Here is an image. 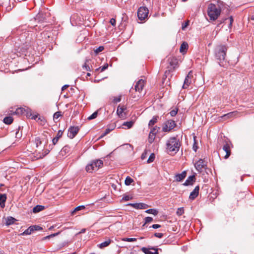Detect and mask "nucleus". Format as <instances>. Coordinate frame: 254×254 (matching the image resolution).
<instances>
[{"label": "nucleus", "mask_w": 254, "mask_h": 254, "mask_svg": "<svg viewBox=\"0 0 254 254\" xmlns=\"http://www.w3.org/2000/svg\"><path fill=\"white\" fill-rule=\"evenodd\" d=\"M63 133V131L62 130H59L58 131L56 136L52 140L53 145H55L58 142L59 138L62 137Z\"/></svg>", "instance_id": "nucleus-19"}, {"label": "nucleus", "mask_w": 254, "mask_h": 254, "mask_svg": "<svg viewBox=\"0 0 254 254\" xmlns=\"http://www.w3.org/2000/svg\"><path fill=\"white\" fill-rule=\"evenodd\" d=\"M144 86V81L142 79L139 80L135 85L134 89L136 92H138L140 93L142 90L143 87Z\"/></svg>", "instance_id": "nucleus-11"}, {"label": "nucleus", "mask_w": 254, "mask_h": 254, "mask_svg": "<svg viewBox=\"0 0 254 254\" xmlns=\"http://www.w3.org/2000/svg\"><path fill=\"white\" fill-rule=\"evenodd\" d=\"M13 121V119L12 117L8 116L6 117L3 119V122L7 125L11 124Z\"/></svg>", "instance_id": "nucleus-26"}, {"label": "nucleus", "mask_w": 254, "mask_h": 254, "mask_svg": "<svg viewBox=\"0 0 254 254\" xmlns=\"http://www.w3.org/2000/svg\"><path fill=\"white\" fill-rule=\"evenodd\" d=\"M28 110V108H17L15 112L13 113V114L15 115H22L24 114L26 111Z\"/></svg>", "instance_id": "nucleus-20"}, {"label": "nucleus", "mask_w": 254, "mask_h": 254, "mask_svg": "<svg viewBox=\"0 0 254 254\" xmlns=\"http://www.w3.org/2000/svg\"><path fill=\"white\" fill-rule=\"evenodd\" d=\"M24 115H25L27 117H31L32 119H36L37 116H32L31 113V111L30 109L28 108V110L26 111L25 112Z\"/></svg>", "instance_id": "nucleus-30"}, {"label": "nucleus", "mask_w": 254, "mask_h": 254, "mask_svg": "<svg viewBox=\"0 0 254 254\" xmlns=\"http://www.w3.org/2000/svg\"><path fill=\"white\" fill-rule=\"evenodd\" d=\"M195 168L196 170L199 173L203 171L204 169L207 166V163L202 159H199L195 163Z\"/></svg>", "instance_id": "nucleus-7"}, {"label": "nucleus", "mask_w": 254, "mask_h": 254, "mask_svg": "<svg viewBox=\"0 0 254 254\" xmlns=\"http://www.w3.org/2000/svg\"><path fill=\"white\" fill-rule=\"evenodd\" d=\"M33 232H34V230L32 227V226H31L28 228H27L26 230H25L21 235H30Z\"/></svg>", "instance_id": "nucleus-25"}, {"label": "nucleus", "mask_w": 254, "mask_h": 254, "mask_svg": "<svg viewBox=\"0 0 254 254\" xmlns=\"http://www.w3.org/2000/svg\"><path fill=\"white\" fill-rule=\"evenodd\" d=\"M144 220H145V223L142 225L143 227L146 224L153 221V219L151 217H146L145 218Z\"/></svg>", "instance_id": "nucleus-40"}, {"label": "nucleus", "mask_w": 254, "mask_h": 254, "mask_svg": "<svg viewBox=\"0 0 254 254\" xmlns=\"http://www.w3.org/2000/svg\"><path fill=\"white\" fill-rule=\"evenodd\" d=\"M49 152V150H46L45 151V154L42 155H40L39 156L37 157V158H42L43 157H44L46 154H47Z\"/></svg>", "instance_id": "nucleus-55"}, {"label": "nucleus", "mask_w": 254, "mask_h": 254, "mask_svg": "<svg viewBox=\"0 0 254 254\" xmlns=\"http://www.w3.org/2000/svg\"><path fill=\"white\" fill-rule=\"evenodd\" d=\"M192 77L191 71H190L188 75L186 77L183 85V88L187 89L191 83V78Z\"/></svg>", "instance_id": "nucleus-10"}, {"label": "nucleus", "mask_w": 254, "mask_h": 254, "mask_svg": "<svg viewBox=\"0 0 254 254\" xmlns=\"http://www.w3.org/2000/svg\"><path fill=\"white\" fill-rule=\"evenodd\" d=\"M154 236L157 238H161L163 237V234L161 233H156L154 234Z\"/></svg>", "instance_id": "nucleus-53"}, {"label": "nucleus", "mask_w": 254, "mask_h": 254, "mask_svg": "<svg viewBox=\"0 0 254 254\" xmlns=\"http://www.w3.org/2000/svg\"><path fill=\"white\" fill-rule=\"evenodd\" d=\"M126 109L124 106L121 107L120 105L118 106L117 113L120 118H124L125 116V114H123L124 111Z\"/></svg>", "instance_id": "nucleus-18"}, {"label": "nucleus", "mask_w": 254, "mask_h": 254, "mask_svg": "<svg viewBox=\"0 0 254 254\" xmlns=\"http://www.w3.org/2000/svg\"><path fill=\"white\" fill-rule=\"evenodd\" d=\"M155 154L154 153H151L149 157V158L147 160V163H151L152 162H153V161L155 159Z\"/></svg>", "instance_id": "nucleus-38"}, {"label": "nucleus", "mask_w": 254, "mask_h": 254, "mask_svg": "<svg viewBox=\"0 0 254 254\" xmlns=\"http://www.w3.org/2000/svg\"><path fill=\"white\" fill-rule=\"evenodd\" d=\"M133 124H134V122L133 121H129V122H125L123 125L127 126V128H130L132 127Z\"/></svg>", "instance_id": "nucleus-34"}, {"label": "nucleus", "mask_w": 254, "mask_h": 254, "mask_svg": "<svg viewBox=\"0 0 254 254\" xmlns=\"http://www.w3.org/2000/svg\"><path fill=\"white\" fill-rule=\"evenodd\" d=\"M103 161L100 159L93 160L91 163L86 166V171L87 172H92L93 171L97 170L103 166Z\"/></svg>", "instance_id": "nucleus-4"}, {"label": "nucleus", "mask_w": 254, "mask_h": 254, "mask_svg": "<svg viewBox=\"0 0 254 254\" xmlns=\"http://www.w3.org/2000/svg\"><path fill=\"white\" fill-rule=\"evenodd\" d=\"M195 181V175H193L189 176L188 179L186 180L185 183L183 184L184 186H188L189 185H192L193 183Z\"/></svg>", "instance_id": "nucleus-14"}, {"label": "nucleus", "mask_w": 254, "mask_h": 254, "mask_svg": "<svg viewBox=\"0 0 254 254\" xmlns=\"http://www.w3.org/2000/svg\"><path fill=\"white\" fill-rule=\"evenodd\" d=\"M122 241H125V242H132L136 241V238H124L122 239Z\"/></svg>", "instance_id": "nucleus-43"}, {"label": "nucleus", "mask_w": 254, "mask_h": 254, "mask_svg": "<svg viewBox=\"0 0 254 254\" xmlns=\"http://www.w3.org/2000/svg\"><path fill=\"white\" fill-rule=\"evenodd\" d=\"M141 250L145 254H158V249L154 247H142Z\"/></svg>", "instance_id": "nucleus-9"}, {"label": "nucleus", "mask_w": 254, "mask_h": 254, "mask_svg": "<svg viewBox=\"0 0 254 254\" xmlns=\"http://www.w3.org/2000/svg\"><path fill=\"white\" fill-rule=\"evenodd\" d=\"M227 50V47L222 45H217L214 49L215 57L219 61L220 65H221V62L225 59Z\"/></svg>", "instance_id": "nucleus-1"}, {"label": "nucleus", "mask_w": 254, "mask_h": 254, "mask_svg": "<svg viewBox=\"0 0 254 254\" xmlns=\"http://www.w3.org/2000/svg\"><path fill=\"white\" fill-rule=\"evenodd\" d=\"M184 213V210L183 207H180L178 208L176 213L178 215L181 216Z\"/></svg>", "instance_id": "nucleus-42"}, {"label": "nucleus", "mask_w": 254, "mask_h": 254, "mask_svg": "<svg viewBox=\"0 0 254 254\" xmlns=\"http://www.w3.org/2000/svg\"><path fill=\"white\" fill-rule=\"evenodd\" d=\"M155 136V134L152 133V132H150L148 136V142L150 143H152L154 141Z\"/></svg>", "instance_id": "nucleus-28"}, {"label": "nucleus", "mask_w": 254, "mask_h": 254, "mask_svg": "<svg viewBox=\"0 0 254 254\" xmlns=\"http://www.w3.org/2000/svg\"><path fill=\"white\" fill-rule=\"evenodd\" d=\"M85 208V206L84 205H80V206H78L77 207H76L74 210H73V211H72V213H73L75 211H79V210H82V209H83Z\"/></svg>", "instance_id": "nucleus-47"}, {"label": "nucleus", "mask_w": 254, "mask_h": 254, "mask_svg": "<svg viewBox=\"0 0 254 254\" xmlns=\"http://www.w3.org/2000/svg\"><path fill=\"white\" fill-rule=\"evenodd\" d=\"M16 221V220L14 218L9 216L6 218L5 224L6 225H10L13 224Z\"/></svg>", "instance_id": "nucleus-23"}, {"label": "nucleus", "mask_w": 254, "mask_h": 254, "mask_svg": "<svg viewBox=\"0 0 254 254\" xmlns=\"http://www.w3.org/2000/svg\"><path fill=\"white\" fill-rule=\"evenodd\" d=\"M186 176L187 172L186 171L182 172L181 174H177L174 177L175 181L181 182L186 178Z\"/></svg>", "instance_id": "nucleus-13"}, {"label": "nucleus", "mask_w": 254, "mask_h": 254, "mask_svg": "<svg viewBox=\"0 0 254 254\" xmlns=\"http://www.w3.org/2000/svg\"><path fill=\"white\" fill-rule=\"evenodd\" d=\"M158 117L154 116L152 119L149 121L148 126L149 127L153 126L157 121Z\"/></svg>", "instance_id": "nucleus-29"}, {"label": "nucleus", "mask_w": 254, "mask_h": 254, "mask_svg": "<svg viewBox=\"0 0 254 254\" xmlns=\"http://www.w3.org/2000/svg\"><path fill=\"white\" fill-rule=\"evenodd\" d=\"M69 148H70L68 146H64L61 150L62 154H63V152H64L65 153H66V152H68L69 151Z\"/></svg>", "instance_id": "nucleus-44"}, {"label": "nucleus", "mask_w": 254, "mask_h": 254, "mask_svg": "<svg viewBox=\"0 0 254 254\" xmlns=\"http://www.w3.org/2000/svg\"><path fill=\"white\" fill-rule=\"evenodd\" d=\"M145 212L149 214H152L154 215H157L158 211L155 209H149L146 210Z\"/></svg>", "instance_id": "nucleus-32"}, {"label": "nucleus", "mask_w": 254, "mask_h": 254, "mask_svg": "<svg viewBox=\"0 0 254 254\" xmlns=\"http://www.w3.org/2000/svg\"><path fill=\"white\" fill-rule=\"evenodd\" d=\"M35 143H36V146L38 147L39 145H40V144H41L42 143V142L41 141V139L39 137H37L35 138Z\"/></svg>", "instance_id": "nucleus-49"}, {"label": "nucleus", "mask_w": 254, "mask_h": 254, "mask_svg": "<svg viewBox=\"0 0 254 254\" xmlns=\"http://www.w3.org/2000/svg\"><path fill=\"white\" fill-rule=\"evenodd\" d=\"M68 86H69V85H64V86L62 87V91H64V90L65 89H66V88H67V87H68Z\"/></svg>", "instance_id": "nucleus-62"}, {"label": "nucleus", "mask_w": 254, "mask_h": 254, "mask_svg": "<svg viewBox=\"0 0 254 254\" xmlns=\"http://www.w3.org/2000/svg\"><path fill=\"white\" fill-rule=\"evenodd\" d=\"M146 152H144L142 155H141V159L142 160L144 159L145 157H146Z\"/></svg>", "instance_id": "nucleus-61"}, {"label": "nucleus", "mask_w": 254, "mask_h": 254, "mask_svg": "<svg viewBox=\"0 0 254 254\" xmlns=\"http://www.w3.org/2000/svg\"><path fill=\"white\" fill-rule=\"evenodd\" d=\"M44 206L41 205H37L33 208V212L35 213H38L44 209Z\"/></svg>", "instance_id": "nucleus-24"}, {"label": "nucleus", "mask_w": 254, "mask_h": 254, "mask_svg": "<svg viewBox=\"0 0 254 254\" xmlns=\"http://www.w3.org/2000/svg\"><path fill=\"white\" fill-rule=\"evenodd\" d=\"M85 230H85V229H82L80 231V232H79V233H80V234H81V233H85Z\"/></svg>", "instance_id": "nucleus-63"}, {"label": "nucleus", "mask_w": 254, "mask_h": 254, "mask_svg": "<svg viewBox=\"0 0 254 254\" xmlns=\"http://www.w3.org/2000/svg\"><path fill=\"white\" fill-rule=\"evenodd\" d=\"M104 49V48L103 46H100L98 48H97L96 49L94 50V52L96 54H98L99 53L102 52Z\"/></svg>", "instance_id": "nucleus-46"}, {"label": "nucleus", "mask_w": 254, "mask_h": 254, "mask_svg": "<svg viewBox=\"0 0 254 254\" xmlns=\"http://www.w3.org/2000/svg\"><path fill=\"white\" fill-rule=\"evenodd\" d=\"M34 231H40L42 230V228L38 225H33L32 226Z\"/></svg>", "instance_id": "nucleus-51"}, {"label": "nucleus", "mask_w": 254, "mask_h": 254, "mask_svg": "<svg viewBox=\"0 0 254 254\" xmlns=\"http://www.w3.org/2000/svg\"><path fill=\"white\" fill-rule=\"evenodd\" d=\"M199 190V186H196L194 189L190 192L189 196V199L191 200H194L198 195Z\"/></svg>", "instance_id": "nucleus-12"}, {"label": "nucleus", "mask_w": 254, "mask_h": 254, "mask_svg": "<svg viewBox=\"0 0 254 254\" xmlns=\"http://www.w3.org/2000/svg\"><path fill=\"white\" fill-rule=\"evenodd\" d=\"M20 127H18V130L15 133V137L17 138H20L21 137V133L19 132Z\"/></svg>", "instance_id": "nucleus-52"}, {"label": "nucleus", "mask_w": 254, "mask_h": 254, "mask_svg": "<svg viewBox=\"0 0 254 254\" xmlns=\"http://www.w3.org/2000/svg\"><path fill=\"white\" fill-rule=\"evenodd\" d=\"M108 64H105L103 66H101L99 68H97L96 69V70L98 71L99 70H101V72H103L105 70H106V69H107V68L108 67Z\"/></svg>", "instance_id": "nucleus-37"}, {"label": "nucleus", "mask_w": 254, "mask_h": 254, "mask_svg": "<svg viewBox=\"0 0 254 254\" xmlns=\"http://www.w3.org/2000/svg\"><path fill=\"white\" fill-rule=\"evenodd\" d=\"M110 23L113 25L115 26L116 24V19L115 18H111L110 20Z\"/></svg>", "instance_id": "nucleus-57"}, {"label": "nucleus", "mask_w": 254, "mask_h": 254, "mask_svg": "<svg viewBox=\"0 0 254 254\" xmlns=\"http://www.w3.org/2000/svg\"><path fill=\"white\" fill-rule=\"evenodd\" d=\"M61 112H56L53 116L54 120L58 119L60 117L62 116Z\"/></svg>", "instance_id": "nucleus-45"}, {"label": "nucleus", "mask_w": 254, "mask_h": 254, "mask_svg": "<svg viewBox=\"0 0 254 254\" xmlns=\"http://www.w3.org/2000/svg\"><path fill=\"white\" fill-rule=\"evenodd\" d=\"M111 241L110 239H108L106 241L99 244L98 247L100 249H103L106 247H108L111 243Z\"/></svg>", "instance_id": "nucleus-21"}, {"label": "nucleus", "mask_w": 254, "mask_h": 254, "mask_svg": "<svg viewBox=\"0 0 254 254\" xmlns=\"http://www.w3.org/2000/svg\"><path fill=\"white\" fill-rule=\"evenodd\" d=\"M83 68L85 69L86 70L90 71V68L89 65L86 64V63H85V64L83 65Z\"/></svg>", "instance_id": "nucleus-58"}, {"label": "nucleus", "mask_w": 254, "mask_h": 254, "mask_svg": "<svg viewBox=\"0 0 254 254\" xmlns=\"http://www.w3.org/2000/svg\"><path fill=\"white\" fill-rule=\"evenodd\" d=\"M114 127H115L114 125H113L112 127L111 128H106L104 133L103 134L102 136H105V135H107V134H108L111 131H112V130L114 129Z\"/></svg>", "instance_id": "nucleus-41"}, {"label": "nucleus", "mask_w": 254, "mask_h": 254, "mask_svg": "<svg viewBox=\"0 0 254 254\" xmlns=\"http://www.w3.org/2000/svg\"><path fill=\"white\" fill-rule=\"evenodd\" d=\"M196 144H197V143H196V141L195 140V137L194 136V143L193 144L192 149L195 152H196L197 151V149L198 148V147Z\"/></svg>", "instance_id": "nucleus-48"}, {"label": "nucleus", "mask_w": 254, "mask_h": 254, "mask_svg": "<svg viewBox=\"0 0 254 254\" xmlns=\"http://www.w3.org/2000/svg\"><path fill=\"white\" fill-rule=\"evenodd\" d=\"M59 234H60V232H58V233H56L52 234H51L50 235L47 236L46 237H43L42 239V241H45V240H49V239H50L51 238H53V237H55L56 236H58Z\"/></svg>", "instance_id": "nucleus-31"}, {"label": "nucleus", "mask_w": 254, "mask_h": 254, "mask_svg": "<svg viewBox=\"0 0 254 254\" xmlns=\"http://www.w3.org/2000/svg\"><path fill=\"white\" fill-rule=\"evenodd\" d=\"M223 150L226 153V154L224 156V158L227 159L231 155L230 147L227 142L223 145Z\"/></svg>", "instance_id": "nucleus-15"}, {"label": "nucleus", "mask_w": 254, "mask_h": 254, "mask_svg": "<svg viewBox=\"0 0 254 254\" xmlns=\"http://www.w3.org/2000/svg\"><path fill=\"white\" fill-rule=\"evenodd\" d=\"M6 199V195L5 194H0V205L2 207L4 206Z\"/></svg>", "instance_id": "nucleus-22"}, {"label": "nucleus", "mask_w": 254, "mask_h": 254, "mask_svg": "<svg viewBox=\"0 0 254 254\" xmlns=\"http://www.w3.org/2000/svg\"><path fill=\"white\" fill-rule=\"evenodd\" d=\"M148 9L145 7H140L137 11V16L140 20L145 19L148 16Z\"/></svg>", "instance_id": "nucleus-6"}, {"label": "nucleus", "mask_w": 254, "mask_h": 254, "mask_svg": "<svg viewBox=\"0 0 254 254\" xmlns=\"http://www.w3.org/2000/svg\"><path fill=\"white\" fill-rule=\"evenodd\" d=\"M166 145L167 149L169 152L176 153L179 151L181 144L179 140L173 137L168 140Z\"/></svg>", "instance_id": "nucleus-3"}, {"label": "nucleus", "mask_w": 254, "mask_h": 254, "mask_svg": "<svg viewBox=\"0 0 254 254\" xmlns=\"http://www.w3.org/2000/svg\"><path fill=\"white\" fill-rule=\"evenodd\" d=\"M189 23H190V21L189 20H188L186 22L183 23L182 26V30H185V28L189 25Z\"/></svg>", "instance_id": "nucleus-50"}, {"label": "nucleus", "mask_w": 254, "mask_h": 254, "mask_svg": "<svg viewBox=\"0 0 254 254\" xmlns=\"http://www.w3.org/2000/svg\"><path fill=\"white\" fill-rule=\"evenodd\" d=\"M178 112V109L177 108H175L172 111H171L168 114H170L171 117L175 116Z\"/></svg>", "instance_id": "nucleus-35"}, {"label": "nucleus", "mask_w": 254, "mask_h": 254, "mask_svg": "<svg viewBox=\"0 0 254 254\" xmlns=\"http://www.w3.org/2000/svg\"><path fill=\"white\" fill-rule=\"evenodd\" d=\"M221 13L219 6L214 4L210 3L208 7L207 14L211 20L214 21L217 19Z\"/></svg>", "instance_id": "nucleus-2"}, {"label": "nucleus", "mask_w": 254, "mask_h": 254, "mask_svg": "<svg viewBox=\"0 0 254 254\" xmlns=\"http://www.w3.org/2000/svg\"><path fill=\"white\" fill-rule=\"evenodd\" d=\"M229 20H230V24H229V27H231L232 25V23L233 22V17L232 16H230L229 17Z\"/></svg>", "instance_id": "nucleus-60"}, {"label": "nucleus", "mask_w": 254, "mask_h": 254, "mask_svg": "<svg viewBox=\"0 0 254 254\" xmlns=\"http://www.w3.org/2000/svg\"><path fill=\"white\" fill-rule=\"evenodd\" d=\"M176 126V124L174 121L169 120L164 124L162 130L164 132H168L173 129Z\"/></svg>", "instance_id": "nucleus-5"}, {"label": "nucleus", "mask_w": 254, "mask_h": 254, "mask_svg": "<svg viewBox=\"0 0 254 254\" xmlns=\"http://www.w3.org/2000/svg\"><path fill=\"white\" fill-rule=\"evenodd\" d=\"M130 198H131V197L129 196H128V195H125V196H123V197L122 198V200H125V201H128Z\"/></svg>", "instance_id": "nucleus-56"}, {"label": "nucleus", "mask_w": 254, "mask_h": 254, "mask_svg": "<svg viewBox=\"0 0 254 254\" xmlns=\"http://www.w3.org/2000/svg\"><path fill=\"white\" fill-rule=\"evenodd\" d=\"M159 127L157 126H155L151 128L150 132H152V133H154V134H156V133L159 131Z\"/></svg>", "instance_id": "nucleus-39"}, {"label": "nucleus", "mask_w": 254, "mask_h": 254, "mask_svg": "<svg viewBox=\"0 0 254 254\" xmlns=\"http://www.w3.org/2000/svg\"><path fill=\"white\" fill-rule=\"evenodd\" d=\"M78 127H70L68 130L67 136L70 138H73L79 131Z\"/></svg>", "instance_id": "nucleus-8"}, {"label": "nucleus", "mask_w": 254, "mask_h": 254, "mask_svg": "<svg viewBox=\"0 0 254 254\" xmlns=\"http://www.w3.org/2000/svg\"><path fill=\"white\" fill-rule=\"evenodd\" d=\"M87 75L90 76L91 75V74L90 73H87Z\"/></svg>", "instance_id": "nucleus-64"}, {"label": "nucleus", "mask_w": 254, "mask_h": 254, "mask_svg": "<svg viewBox=\"0 0 254 254\" xmlns=\"http://www.w3.org/2000/svg\"><path fill=\"white\" fill-rule=\"evenodd\" d=\"M238 114L239 113L237 111H233L224 115L223 116H222V118H226L228 119H230L238 116Z\"/></svg>", "instance_id": "nucleus-17"}, {"label": "nucleus", "mask_w": 254, "mask_h": 254, "mask_svg": "<svg viewBox=\"0 0 254 254\" xmlns=\"http://www.w3.org/2000/svg\"><path fill=\"white\" fill-rule=\"evenodd\" d=\"M133 182V180L132 178H131L129 176H127L126 180H125V183L126 184V185L127 186H129L130 185L131 183H132Z\"/></svg>", "instance_id": "nucleus-33"}, {"label": "nucleus", "mask_w": 254, "mask_h": 254, "mask_svg": "<svg viewBox=\"0 0 254 254\" xmlns=\"http://www.w3.org/2000/svg\"><path fill=\"white\" fill-rule=\"evenodd\" d=\"M188 48V44L186 42H183L180 47V51L181 53H183L186 51Z\"/></svg>", "instance_id": "nucleus-27"}, {"label": "nucleus", "mask_w": 254, "mask_h": 254, "mask_svg": "<svg viewBox=\"0 0 254 254\" xmlns=\"http://www.w3.org/2000/svg\"><path fill=\"white\" fill-rule=\"evenodd\" d=\"M151 227L153 229H157V228L161 227V225H160L159 224H153L150 227V228H151Z\"/></svg>", "instance_id": "nucleus-59"}, {"label": "nucleus", "mask_w": 254, "mask_h": 254, "mask_svg": "<svg viewBox=\"0 0 254 254\" xmlns=\"http://www.w3.org/2000/svg\"><path fill=\"white\" fill-rule=\"evenodd\" d=\"M129 205L136 209H144L148 207V205L147 204L143 203H130Z\"/></svg>", "instance_id": "nucleus-16"}, {"label": "nucleus", "mask_w": 254, "mask_h": 254, "mask_svg": "<svg viewBox=\"0 0 254 254\" xmlns=\"http://www.w3.org/2000/svg\"><path fill=\"white\" fill-rule=\"evenodd\" d=\"M121 100V97H116L114 99V102L115 103H118V102H120Z\"/></svg>", "instance_id": "nucleus-54"}, {"label": "nucleus", "mask_w": 254, "mask_h": 254, "mask_svg": "<svg viewBox=\"0 0 254 254\" xmlns=\"http://www.w3.org/2000/svg\"><path fill=\"white\" fill-rule=\"evenodd\" d=\"M98 115V111L94 112L91 116H89L87 118L88 120H91L95 119Z\"/></svg>", "instance_id": "nucleus-36"}]
</instances>
